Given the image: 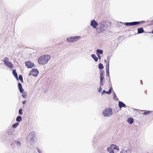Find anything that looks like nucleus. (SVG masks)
Wrapping results in <instances>:
<instances>
[{"mask_svg": "<svg viewBox=\"0 0 153 153\" xmlns=\"http://www.w3.org/2000/svg\"><path fill=\"white\" fill-rule=\"evenodd\" d=\"M51 57L48 55H43L40 56L38 59V62L42 65H44L50 60Z\"/></svg>", "mask_w": 153, "mask_h": 153, "instance_id": "obj_1", "label": "nucleus"}, {"mask_svg": "<svg viewBox=\"0 0 153 153\" xmlns=\"http://www.w3.org/2000/svg\"><path fill=\"white\" fill-rule=\"evenodd\" d=\"M99 25L100 26L99 33H102L105 30L107 27L105 21H102L100 22Z\"/></svg>", "mask_w": 153, "mask_h": 153, "instance_id": "obj_2", "label": "nucleus"}, {"mask_svg": "<svg viewBox=\"0 0 153 153\" xmlns=\"http://www.w3.org/2000/svg\"><path fill=\"white\" fill-rule=\"evenodd\" d=\"M113 112L110 108H106L103 111L102 114L104 117H110L112 114Z\"/></svg>", "mask_w": 153, "mask_h": 153, "instance_id": "obj_3", "label": "nucleus"}, {"mask_svg": "<svg viewBox=\"0 0 153 153\" xmlns=\"http://www.w3.org/2000/svg\"><path fill=\"white\" fill-rule=\"evenodd\" d=\"M80 38V36H71L68 38L66 40L69 42H73L78 41Z\"/></svg>", "mask_w": 153, "mask_h": 153, "instance_id": "obj_4", "label": "nucleus"}, {"mask_svg": "<svg viewBox=\"0 0 153 153\" xmlns=\"http://www.w3.org/2000/svg\"><path fill=\"white\" fill-rule=\"evenodd\" d=\"M120 153H131V150L129 149L124 147L120 149Z\"/></svg>", "mask_w": 153, "mask_h": 153, "instance_id": "obj_5", "label": "nucleus"}, {"mask_svg": "<svg viewBox=\"0 0 153 153\" xmlns=\"http://www.w3.org/2000/svg\"><path fill=\"white\" fill-rule=\"evenodd\" d=\"M38 71L36 69H34L30 71V73L29 74V75H33L34 76H37Z\"/></svg>", "mask_w": 153, "mask_h": 153, "instance_id": "obj_6", "label": "nucleus"}, {"mask_svg": "<svg viewBox=\"0 0 153 153\" xmlns=\"http://www.w3.org/2000/svg\"><path fill=\"white\" fill-rule=\"evenodd\" d=\"M25 66L28 68H31L34 66V64L33 63L31 62L30 61H27L25 62Z\"/></svg>", "mask_w": 153, "mask_h": 153, "instance_id": "obj_7", "label": "nucleus"}, {"mask_svg": "<svg viewBox=\"0 0 153 153\" xmlns=\"http://www.w3.org/2000/svg\"><path fill=\"white\" fill-rule=\"evenodd\" d=\"M98 25L94 19H92L90 25L94 28H95Z\"/></svg>", "mask_w": 153, "mask_h": 153, "instance_id": "obj_8", "label": "nucleus"}, {"mask_svg": "<svg viewBox=\"0 0 153 153\" xmlns=\"http://www.w3.org/2000/svg\"><path fill=\"white\" fill-rule=\"evenodd\" d=\"M139 24H140V22H126L125 23V25L126 26H132L139 25Z\"/></svg>", "mask_w": 153, "mask_h": 153, "instance_id": "obj_9", "label": "nucleus"}, {"mask_svg": "<svg viewBox=\"0 0 153 153\" xmlns=\"http://www.w3.org/2000/svg\"><path fill=\"white\" fill-rule=\"evenodd\" d=\"M35 135V133L34 132L32 131L30 133L28 136V138L32 139L33 137H34Z\"/></svg>", "mask_w": 153, "mask_h": 153, "instance_id": "obj_10", "label": "nucleus"}, {"mask_svg": "<svg viewBox=\"0 0 153 153\" xmlns=\"http://www.w3.org/2000/svg\"><path fill=\"white\" fill-rule=\"evenodd\" d=\"M107 150L109 153H114V149L111 146L108 147L107 148Z\"/></svg>", "mask_w": 153, "mask_h": 153, "instance_id": "obj_11", "label": "nucleus"}, {"mask_svg": "<svg viewBox=\"0 0 153 153\" xmlns=\"http://www.w3.org/2000/svg\"><path fill=\"white\" fill-rule=\"evenodd\" d=\"M119 106L120 108H121L122 107H125L126 105L122 102L119 101Z\"/></svg>", "mask_w": 153, "mask_h": 153, "instance_id": "obj_12", "label": "nucleus"}, {"mask_svg": "<svg viewBox=\"0 0 153 153\" xmlns=\"http://www.w3.org/2000/svg\"><path fill=\"white\" fill-rule=\"evenodd\" d=\"M127 121L128 123L131 124L133 123L134 120L132 118L129 117L127 119Z\"/></svg>", "mask_w": 153, "mask_h": 153, "instance_id": "obj_13", "label": "nucleus"}, {"mask_svg": "<svg viewBox=\"0 0 153 153\" xmlns=\"http://www.w3.org/2000/svg\"><path fill=\"white\" fill-rule=\"evenodd\" d=\"M18 88L19 90V91L21 93H22L23 91V89L22 88V84L20 83H19L18 84Z\"/></svg>", "mask_w": 153, "mask_h": 153, "instance_id": "obj_14", "label": "nucleus"}, {"mask_svg": "<svg viewBox=\"0 0 153 153\" xmlns=\"http://www.w3.org/2000/svg\"><path fill=\"white\" fill-rule=\"evenodd\" d=\"M111 146L113 149H116L117 151L119 150V151L120 150V149H119V147L115 144H112L111 145Z\"/></svg>", "mask_w": 153, "mask_h": 153, "instance_id": "obj_15", "label": "nucleus"}, {"mask_svg": "<svg viewBox=\"0 0 153 153\" xmlns=\"http://www.w3.org/2000/svg\"><path fill=\"white\" fill-rule=\"evenodd\" d=\"M13 74L14 76L18 80V76L17 75V74L16 72V71L15 70H14L13 71Z\"/></svg>", "mask_w": 153, "mask_h": 153, "instance_id": "obj_16", "label": "nucleus"}, {"mask_svg": "<svg viewBox=\"0 0 153 153\" xmlns=\"http://www.w3.org/2000/svg\"><path fill=\"white\" fill-rule=\"evenodd\" d=\"M144 30L142 27H140L138 29L137 33L140 34L143 33Z\"/></svg>", "mask_w": 153, "mask_h": 153, "instance_id": "obj_17", "label": "nucleus"}, {"mask_svg": "<svg viewBox=\"0 0 153 153\" xmlns=\"http://www.w3.org/2000/svg\"><path fill=\"white\" fill-rule=\"evenodd\" d=\"M106 74H108L109 73V62H108L106 64Z\"/></svg>", "mask_w": 153, "mask_h": 153, "instance_id": "obj_18", "label": "nucleus"}, {"mask_svg": "<svg viewBox=\"0 0 153 153\" xmlns=\"http://www.w3.org/2000/svg\"><path fill=\"white\" fill-rule=\"evenodd\" d=\"M97 54H102L103 53V51L102 50L98 49L97 50Z\"/></svg>", "mask_w": 153, "mask_h": 153, "instance_id": "obj_19", "label": "nucleus"}, {"mask_svg": "<svg viewBox=\"0 0 153 153\" xmlns=\"http://www.w3.org/2000/svg\"><path fill=\"white\" fill-rule=\"evenodd\" d=\"M91 56L95 62L98 61V58L94 54H92Z\"/></svg>", "mask_w": 153, "mask_h": 153, "instance_id": "obj_20", "label": "nucleus"}, {"mask_svg": "<svg viewBox=\"0 0 153 153\" xmlns=\"http://www.w3.org/2000/svg\"><path fill=\"white\" fill-rule=\"evenodd\" d=\"M9 68H12L13 67L12 64L9 61L5 64Z\"/></svg>", "mask_w": 153, "mask_h": 153, "instance_id": "obj_21", "label": "nucleus"}, {"mask_svg": "<svg viewBox=\"0 0 153 153\" xmlns=\"http://www.w3.org/2000/svg\"><path fill=\"white\" fill-rule=\"evenodd\" d=\"M22 120V118L21 116H19L17 117L16 119V120L18 122H21Z\"/></svg>", "mask_w": 153, "mask_h": 153, "instance_id": "obj_22", "label": "nucleus"}, {"mask_svg": "<svg viewBox=\"0 0 153 153\" xmlns=\"http://www.w3.org/2000/svg\"><path fill=\"white\" fill-rule=\"evenodd\" d=\"M8 134L9 135H14V132L12 130H9L8 132Z\"/></svg>", "mask_w": 153, "mask_h": 153, "instance_id": "obj_23", "label": "nucleus"}, {"mask_svg": "<svg viewBox=\"0 0 153 153\" xmlns=\"http://www.w3.org/2000/svg\"><path fill=\"white\" fill-rule=\"evenodd\" d=\"M19 125V123H16L14 124H13V125H12V127L13 128H16L17 126H18V125Z\"/></svg>", "mask_w": 153, "mask_h": 153, "instance_id": "obj_24", "label": "nucleus"}, {"mask_svg": "<svg viewBox=\"0 0 153 153\" xmlns=\"http://www.w3.org/2000/svg\"><path fill=\"white\" fill-rule=\"evenodd\" d=\"M22 96L23 98H26L27 96V93L25 92H24Z\"/></svg>", "mask_w": 153, "mask_h": 153, "instance_id": "obj_25", "label": "nucleus"}, {"mask_svg": "<svg viewBox=\"0 0 153 153\" xmlns=\"http://www.w3.org/2000/svg\"><path fill=\"white\" fill-rule=\"evenodd\" d=\"M3 61L4 62V63L5 64L9 62L8 58L7 57H5L4 59L3 60Z\"/></svg>", "mask_w": 153, "mask_h": 153, "instance_id": "obj_26", "label": "nucleus"}, {"mask_svg": "<svg viewBox=\"0 0 153 153\" xmlns=\"http://www.w3.org/2000/svg\"><path fill=\"white\" fill-rule=\"evenodd\" d=\"M113 98L115 100H117L118 98L116 96V94L114 92L113 93Z\"/></svg>", "mask_w": 153, "mask_h": 153, "instance_id": "obj_27", "label": "nucleus"}, {"mask_svg": "<svg viewBox=\"0 0 153 153\" xmlns=\"http://www.w3.org/2000/svg\"><path fill=\"white\" fill-rule=\"evenodd\" d=\"M99 68L100 69H102L103 68V66L102 64L100 63L99 65Z\"/></svg>", "mask_w": 153, "mask_h": 153, "instance_id": "obj_28", "label": "nucleus"}, {"mask_svg": "<svg viewBox=\"0 0 153 153\" xmlns=\"http://www.w3.org/2000/svg\"><path fill=\"white\" fill-rule=\"evenodd\" d=\"M112 88H110L109 91H106V93L107 94H110L111 92Z\"/></svg>", "mask_w": 153, "mask_h": 153, "instance_id": "obj_29", "label": "nucleus"}, {"mask_svg": "<svg viewBox=\"0 0 153 153\" xmlns=\"http://www.w3.org/2000/svg\"><path fill=\"white\" fill-rule=\"evenodd\" d=\"M145 111V112L143 113V114H144L146 115L147 114H149L150 113L152 112V111Z\"/></svg>", "mask_w": 153, "mask_h": 153, "instance_id": "obj_30", "label": "nucleus"}, {"mask_svg": "<svg viewBox=\"0 0 153 153\" xmlns=\"http://www.w3.org/2000/svg\"><path fill=\"white\" fill-rule=\"evenodd\" d=\"M19 79H20V80L22 82H23V77L22 75H19Z\"/></svg>", "mask_w": 153, "mask_h": 153, "instance_id": "obj_31", "label": "nucleus"}, {"mask_svg": "<svg viewBox=\"0 0 153 153\" xmlns=\"http://www.w3.org/2000/svg\"><path fill=\"white\" fill-rule=\"evenodd\" d=\"M16 145L18 146H20L21 144L20 142L19 141H16Z\"/></svg>", "mask_w": 153, "mask_h": 153, "instance_id": "obj_32", "label": "nucleus"}, {"mask_svg": "<svg viewBox=\"0 0 153 153\" xmlns=\"http://www.w3.org/2000/svg\"><path fill=\"white\" fill-rule=\"evenodd\" d=\"M103 85V81H100V87H102Z\"/></svg>", "mask_w": 153, "mask_h": 153, "instance_id": "obj_33", "label": "nucleus"}, {"mask_svg": "<svg viewBox=\"0 0 153 153\" xmlns=\"http://www.w3.org/2000/svg\"><path fill=\"white\" fill-rule=\"evenodd\" d=\"M22 109L21 108L19 110V114L20 115H22V114L23 113L22 112Z\"/></svg>", "mask_w": 153, "mask_h": 153, "instance_id": "obj_34", "label": "nucleus"}, {"mask_svg": "<svg viewBox=\"0 0 153 153\" xmlns=\"http://www.w3.org/2000/svg\"><path fill=\"white\" fill-rule=\"evenodd\" d=\"M102 87H100L99 88V89L98 90V92L99 93L101 92L102 91Z\"/></svg>", "mask_w": 153, "mask_h": 153, "instance_id": "obj_35", "label": "nucleus"}, {"mask_svg": "<svg viewBox=\"0 0 153 153\" xmlns=\"http://www.w3.org/2000/svg\"><path fill=\"white\" fill-rule=\"evenodd\" d=\"M104 78V76H100V81H103V79Z\"/></svg>", "mask_w": 153, "mask_h": 153, "instance_id": "obj_36", "label": "nucleus"}, {"mask_svg": "<svg viewBox=\"0 0 153 153\" xmlns=\"http://www.w3.org/2000/svg\"><path fill=\"white\" fill-rule=\"evenodd\" d=\"M106 91H105V90H103V91H102V94H104L105 93H106Z\"/></svg>", "mask_w": 153, "mask_h": 153, "instance_id": "obj_37", "label": "nucleus"}, {"mask_svg": "<svg viewBox=\"0 0 153 153\" xmlns=\"http://www.w3.org/2000/svg\"><path fill=\"white\" fill-rule=\"evenodd\" d=\"M139 22H140V24L143 23L145 22V21H141Z\"/></svg>", "mask_w": 153, "mask_h": 153, "instance_id": "obj_38", "label": "nucleus"}, {"mask_svg": "<svg viewBox=\"0 0 153 153\" xmlns=\"http://www.w3.org/2000/svg\"><path fill=\"white\" fill-rule=\"evenodd\" d=\"M97 56L99 59H100L101 58V56L99 54H97Z\"/></svg>", "mask_w": 153, "mask_h": 153, "instance_id": "obj_39", "label": "nucleus"}, {"mask_svg": "<svg viewBox=\"0 0 153 153\" xmlns=\"http://www.w3.org/2000/svg\"><path fill=\"white\" fill-rule=\"evenodd\" d=\"M107 60L108 61V62H109V60H110V59H109V57L108 56L107 57Z\"/></svg>", "mask_w": 153, "mask_h": 153, "instance_id": "obj_40", "label": "nucleus"}, {"mask_svg": "<svg viewBox=\"0 0 153 153\" xmlns=\"http://www.w3.org/2000/svg\"><path fill=\"white\" fill-rule=\"evenodd\" d=\"M26 101H23L22 102V103L23 104H25L26 103Z\"/></svg>", "mask_w": 153, "mask_h": 153, "instance_id": "obj_41", "label": "nucleus"}, {"mask_svg": "<svg viewBox=\"0 0 153 153\" xmlns=\"http://www.w3.org/2000/svg\"><path fill=\"white\" fill-rule=\"evenodd\" d=\"M100 76H103V74L101 72L100 73Z\"/></svg>", "mask_w": 153, "mask_h": 153, "instance_id": "obj_42", "label": "nucleus"}, {"mask_svg": "<svg viewBox=\"0 0 153 153\" xmlns=\"http://www.w3.org/2000/svg\"><path fill=\"white\" fill-rule=\"evenodd\" d=\"M38 152L39 153H42V152L39 150H38Z\"/></svg>", "mask_w": 153, "mask_h": 153, "instance_id": "obj_43", "label": "nucleus"}, {"mask_svg": "<svg viewBox=\"0 0 153 153\" xmlns=\"http://www.w3.org/2000/svg\"><path fill=\"white\" fill-rule=\"evenodd\" d=\"M106 76H109V73L108 74H106Z\"/></svg>", "mask_w": 153, "mask_h": 153, "instance_id": "obj_44", "label": "nucleus"}, {"mask_svg": "<svg viewBox=\"0 0 153 153\" xmlns=\"http://www.w3.org/2000/svg\"><path fill=\"white\" fill-rule=\"evenodd\" d=\"M104 62H105L106 63V60L105 59L104 60Z\"/></svg>", "mask_w": 153, "mask_h": 153, "instance_id": "obj_45", "label": "nucleus"}, {"mask_svg": "<svg viewBox=\"0 0 153 153\" xmlns=\"http://www.w3.org/2000/svg\"><path fill=\"white\" fill-rule=\"evenodd\" d=\"M152 33L153 34V31H152Z\"/></svg>", "mask_w": 153, "mask_h": 153, "instance_id": "obj_46", "label": "nucleus"}]
</instances>
